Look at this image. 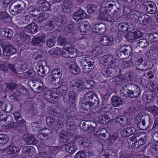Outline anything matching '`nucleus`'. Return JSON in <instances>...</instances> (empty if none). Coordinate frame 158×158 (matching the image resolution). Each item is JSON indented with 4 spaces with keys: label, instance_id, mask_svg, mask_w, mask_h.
Masks as SVG:
<instances>
[{
    "label": "nucleus",
    "instance_id": "1",
    "mask_svg": "<svg viewBox=\"0 0 158 158\" xmlns=\"http://www.w3.org/2000/svg\"><path fill=\"white\" fill-rule=\"evenodd\" d=\"M81 69L84 73L90 72L94 67V61L92 58L88 57H83L80 60Z\"/></svg>",
    "mask_w": 158,
    "mask_h": 158
},
{
    "label": "nucleus",
    "instance_id": "2",
    "mask_svg": "<svg viewBox=\"0 0 158 158\" xmlns=\"http://www.w3.org/2000/svg\"><path fill=\"white\" fill-rule=\"evenodd\" d=\"M132 53V48L129 45H124L117 49L116 55L120 59H124L128 58Z\"/></svg>",
    "mask_w": 158,
    "mask_h": 158
},
{
    "label": "nucleus",
    "instance_id": "3",
    "mask_svg": "<svg viewBox=\"0 0 158 158\" xmlns=\"http://www.w3.org/2000/svg\"><path fill=\"white\" fill-rule=\"evenodd\" d=\"M25 8V5L24 2L22 1L19 0L10 5L9 11L11 14L15 15L21 13Z\"/></svg>",
    "mask_w": 158,
    "mask_h": 158
},
{
    "label": "nucleus",
    "instance_id": "4",
    "mask_svg": "<svg viewBox=\"0 0 158 158\" xmlns=\"http://www.w3.org/2000/svg\"><path fill=\"white\" fill-rule=\"evenodd\" d=\"M15 119L17 123L12 122L13 129H16L18 130L23 131L26 129L25 127V122L19 112H15L13 114Z\"/></svg>",
    "mask_w": 158,
    "mask_h": 158
},
{
    "label": "nucleus",
    "instance_id": "5",
    "mask_svg": "<svg viewBox=\"0 0 158 158\" xmlns=\"http://www.w3.org/2000/svg\"><path fill=\"white\" fill-rule=\"evenodd\" d=\"M79 126L84 131L91 133L94 131L97 125L95 122L92 121H81L79 123Z\"/></svg>",
    "mask_w": 158,
    "mask_h": 158
},
{
    "label": "nucleus",
    "instance_id": "6",
    "mask_svg": "<svg viewBox=\"0 0 158 158\" xmlns=\"http://www.w3.org/2000/svg\"><path fill=\"white\" fill-rule=\"evenodd\" d=\"M125 88L128 90L127 97L135 98L139 96L141 92L138 87L134 84H128L125 85Z\"/></svg>",
    "mask_w": 158,
    "mask_h": 158
},
{
    "label": "nucleus",
    "instance_id": "7",
    "mask_svg": "<svg viewBox=\"0 0 158 158\" xmlns=\"http://www.w3.org/2000/svg\"><path fill=\"white\" fill-rule=\"evenodd\" d=\"M43 97L47 102L52 103H56L59 100L57 93L53 91H45L43 94Z\"/></svg>",
    "mask_w": 158,
    "mask_h": 158
},
{
    "label": "nucleus",
    "instance_id": "8",
    "mask_svg": "<svg viewBox=\"0 0 158 158\" xmlns=\"http://www.w3.org/2000/svg\"><path fill=\"white\" fill-rule=\"evenodd\" d=\"M85 98H87L92 105L94 107H98L100 105L99 101L96 94L93 91L88 92L84 95Z\"/></svg>",
    "mask_w": 158,
    "mask_h": 158
},
{
    "label": "nucleus",
    "instance_id": "9",
    "mask_svg": "<svg viewBox=\"0 0 158 158\" xmlns=\"http://www.w3.org/2000/svg\"><path fill=\"white\" fill-rule=\"evenodd\" d=\"M62 74V70L61 69L56 68L53 69L50 74L51 75V80L53 84L55 85L60 81V78Z\"/></svg>",
    "mask_w": 158,
    "mask_h": 158
},
{
    "label": "nucleus",
    "instance_id": "10",
    "mask_svg": "<svg viewBox=\"0 0 158 158\" xmlns=\"http://www.w3.org/2000/svg\"><path fill=\"white\" fill-rule=\"evenodd\" d=\"M37 135L38 138L42 139H48L51 138L52 131L49 129H43L39 131Z\"/></svg>",
    "mask_w": 158,
    "mask_h": 158
},
{
    "label": "nucleus",
    "instance_id": "11",
    "mask_svg": "<svg viewBox=\"0 0 158 158\" xmlns=\"http://www.w3.org/2000/svg\"><path fill=\"white\" fill-rule=\"evenodd\" d=\"M73 19L76 22L85 18L87 16V14L84 10L80 9L77 11L73 14Z\"/></svg>",
    "mask_w": 158,
    "mask_h": 158
},
{
    "label": "nucleus",
    "instance_id": "12",
    "mask_svg": "<svg viewBox=\"0 0 158 158\" xmlns=\"http://www.w3.org/2000/svg\"><path fill=\"white\" fill-rule=\"evenodd\" d=\"M139 21L141 25L145 26L150 24L151 19L149 16L142 13L139 14Z\"/></svg>",
    "mask_w": 158,
    "mask_h": 158
},
{
    "label": "nucleus",
    "instance_id": "13",
    "mask_svg": "<svg viewBox=\"0 0 158 158\" xmlns=\"http://www.w3.org/2000/svg\"><path fill=\"white\" fill-rule=\"evenodd\" d=\"M142 5L147 7V10L149 13L152 14L155 13L157 10V7L153 2L151 1L146 2H143Z\"/></svg>",
    "mask_w": 158,
    "mask_h": 158
},
{
    "label": "nucleus",
    "instance_id": "14",
    "mask_svg": "<svg viewBox=\"0 0 158 158\" xmlns=\"http://www.w3.org/2000/svg\"><path fill=\"white\" fill-rule=\"evenodd\" d=\"M136 131L135 127L130 126L123 130L120 132L121 135L123 137H128L134 134Z\"/></svg>",
    "mask_w": 158,
    "mask_h": 158
},
{
    "label": "nucleus",
    "instance_id": "15",
    "mask_svg": "<svg viewBox=\"0 0 158 158\" xmlns=\"http://www.w3.org/2000/svg\"><path fill=\"white\" fill-rule=\"evenodd\" d=\"M26 31L30 32L31 34H34L40 30L38 26L34 23H32L24 27Z\"/></svg>",
    "mask_w": 158,
    "mask_h": 158
},
{
    "label": "nucleus",
    "instance_id": "16",
    "mask_svg": "<svg viewBox=\"0 0 158 158\" xmlns=\"http://www.w3.org/2000/svg\"><path fill=\"white\" fill-rule=\"evenodd\" d=\"M143 115L141 114H139L135 117V124L137 126L138 128L141 130H144L145 127L144 125L143 118L142 119Z\"/></svg>",
    "mask_w": 158,
    "mask_h": 158
},
{
    "label": "nucleus",
    "instance_id": "17",
    "mask_svg": "<svg viewBox=\"0 0 158 158\" xmlns=\"http://www.w3.org/2000/svg\"><path fill=\"white\" fill-rule=\"evenodd\" d=\"M25 142L28 145H36L38 142L33 135L29 134L24 136Z\"/></svg>",
    "mask_w": 158,
    "mask_h": 158
},
{
    "label": "nucleus",
    "instance_id": "18",
    "mask_svg": "<svg viewBox=\"0 0 158 158\" xmlns=\"http://www.w3.org/2000/svg\"><path fill=\"white\" fill-rule=\"evenodd\" d=\"M106 26L102 23H100L92 27L93 31L98 35H101L103 34L105 31Z\"/></svg>",
    "mask_w": 158,
    "mask_h": 158
},
{
    "label": "nucleus",
    "instance_id": "19",
    "mask_svg": "<svg viewBox=\"0 0 158 158\" xmlns=\"http://www.w3.org/2000/svg\"><path fill=\"white\" fill-rule=\"evenodd\" d=\"M113 41V39L110 36H103L101 38L100 43L101 44L105 46L110 45L112 44Z\"/></svg>",
    "mask_w": 158,
    "mask_h": 158
},
{
    "label": "nucleus",
    "instance_id": "20",
    "mask_svg": "<svg viewBox=\"0 0 158 158\" xmlns=\"http://www.w3.org/2000/svg\"><path fill=\"white\" fill-rule=\"evenodd\" d=\"M70 84L74 88H76L79 92H81L85 89V87L81 81L75 82L74 80H72Z\"/></svg>",
    "mask_w": 158,
    "mask_h": 158
},
{
    "label": "nucleus",
    "instance_id": "21",
    "mask_svg": "<svg viewBox=\"0 0 158 158\" xmlns=\"http://www.w3.org/2000/svg\"><path fill=\"white\" fill-rule=\"evenodd\" d=\"M16 52V49L10 45H6L3 48V53L6 56H8L10 54H14Z\"/></svg>",
    "mask_w": 158,
    "mask_h": 158
},
{
    "label": "nucleus",
    "instance_id": "22",
    "mask_svg": "<svg viewBox=\"0 0 158 158\" xmlns=\"http://www.w3.org/2000/svg\"><path fill=\"white\" fill-rule=\"evenodd\" d=\"M111 108V106L110 104L108 105L105 103L103 102L100 109L97 111L95 112V114L96 115H98V114H101V115L104 114L105 112L106 111L109 112Z\"/></svg>",
    "mask_w": 158,
    "mask_h": 158
},
{
    "label": "nucleus",
    "instance_id": "23",
    "mask_svg": "<svg viewBox=\"0 0 158 158\" xmlns=\"http://www.w3.org/2000/svg\"><path fill=\"white\" fill-rule=\"evenodd\" d=\"M128 118L124 116H121L118 117H116L114 119V121L119 123L122 126L124 127L128 124Z\"/></svg>",
    "mask_w": 158,
    "mask_h": 158
},
{
    "label": "nucleus",
    "instance_id": "24",
    "mask_svg": "<svg viewBox=\"0 0 158 158\" xmlns=\"http://www.w3.org/2000/svg\"><path fill=\"white\" fill-rule=\"evenodd\" d=\"M41 82V80L37 77L30 79L28 81V85L33 90L34 88L38 85V84Z\"/></svg>",
    "mask_w": 158,
    "mask_h": 158
},
{
    "label": "nucleus",
    "instance_id": "25",
    "mask_svg": "<svg viewBox=\"0 0 158 158\" xmlns=\"http://www.w3.org/2000/svg\"><path fill=\"white\" fill-rule=\"evenodd\" d=\"M13 35V32L10 29L7 28L4 29H0V36L1 37H5L10 38Z\"/></svg>",
    "mask_w": 158,
    "mask_h": 158
},
{
    "label": "nucleus",
    "instance_id": "26",
    "mask_svg": "<svg viewBox=\"0 0 158 158\" xmlns=\"http://www.w3.org/2000/svg\"><path fill=\"white\" fill-rule=\"evenodd\" d=\"M60 141L63 143H66L71 140V138L69 136L68 134L65 131L60 132Z\"/></svg>",
    "mask_w": 158,
    "mask_h": 158
},
{
    "label": "nucleus",
    "instance_id": "27",
    "mask_svg": "<svg viewBox=\"0 0 158 158\" xmlns=\"http://www.w3.org/2000/svg\"><path fill=\"white\" fill-rule=\"evenodd\" d=\"M144 125L145 127V129L149 128L152 125L153 120L151 118L150 116L148 114L145 115L143 118Z\"/></svg>",
    "mask_w": 158,
    "mask_h": 158
},
{
    "label": "nucleus",
    "instance_id": "28",
    "mask_svg": "<svg viewBox=\"0 0 158 158\" xmlns=\"http://www.w3.org/2000/svg\"><path fill=\"white\" fill-rule=\"evenodd\" d=\"M44 37L43 36L34 37L31 43V45L33 46L38 45L44 41Z\"/></svg>",
    "mask_w": 158,
    "mask_h": 158
},
{
    "label": "nucleus",
    "instance_id": "29",
    "mask_svg": "<svg viewBox=\"0 0 158 158\" xmlns=\"http://www.w3.org/2000/svg\"><path fill=\"white\" fill-rule=\"evenodd\" d=\"M112 68H107L103 67L101 70V72L103 75L107 77H111L113 75Z\"/></svg>",
    "mask_w": 158,
    "mask_h": 158
},
{
    "label": "nucleus",
    "instance_id": "30",
    "mask_svg": "<svg viewBox=\"0 0 158 158\" xmlns=\"http://www.w3.org/2000/svg\"><path fill=\"white\" fill-rule=\"evenodd\" d=\"M68 53V56L70 57H74L77 55V50L75 48L71 47H66L64 48Z\"/></svg>",
    "mask_w": 158,
    "mask_h": 158
},
{
    "label": "nucleus",
    "instance_id": "31",
    "mask_svg": "<svg viewBox=\"0 0 158 158\" xmlns=\"http://www.w3.org/2000/svg\"><path fill=\"white\" fill-rule=\"evenodd\" d=\"M69 64V69L73 73L77 74L79 73L80 69L74 62H71Z\"/></svg>",
    "mask_w": 158,
    "mask_h": 158
},
{
    "label": "nucleus",
    "instance_id": "32",
    "mask_svg": "<svg viewBox=\"0 0 158 158\" xmlns=\"http://www.w3.org/2000/svg\"><path fill=\"white\" fill-rule=\"evenodd\" d=\"M9 69H10L11 71L16 74L19 73L20 72V69L19 68V65L17 64H13L8 63L7 65Z\"/></svg>",
    "mask_w": 158,
    "mask_h": 158
},
{
    "label": "nucleus",
    "instance_id": "33",
    "mask_svg": "<svg viewBox=\"0 0 158 158\" xmlns=\"http://www.w3.org/2000/svg\"><path fill=\"white\" fill-rule=\"evenodd\" d=\"M111 101L112 105L115 107L120 106L123 102V101L119 97L115 96H113L111 98Z\"/></svg>",
    "mask_w": 158,
    "mask_h": 158
},
{
    "label": "nucleus",
    "instance_id": "34",
    "mask_svg": "<svg viewBox=\"0 0 158 158\" xmlns=\"http://www.w3.org/2000/svg\"><path fill=\"white\" fill-rule=\"evenodd\" d=\"M58 44L62 46H68L69 43L67 42L66 39L63 35H60L58 39Z\"/></svg>",
    "mask_w": 158,
    "mask_h": 158
},
{
    "label": "nucleus",
    "instance_id": "35",
    "mask_svg": "<svg viewBox=\"0 0 158 158\" xmlns=\"http://www.w3.org/2000/svg\"><path fill=\"white\" fill-rule=\"evenodd\" d=\"M10 16L6 11H0V21L4 22L9 21Z\"/></svg>",
    "mask_w": 158,
    "mask_h": 158
},
{
    "label": "nucleus",
    "instance_id": "36",
    "mask_svg": "<svg viewBox=\"0 0 158 158\" xmlns=\"http://www.w3.org/2000/svg\"><path fill=\"white\" fill-rule=\"evenodd\" d=\"M34 151V148L30 146L24 147L22 150L23 153L29 156H31Z\"/></svg>",
    "mask_w": 158,
    "mask_h": 158
},
{
    "label": "nucleus",
    "instance_id": "37",
    "mask_svg": "<svg viewBox=\"0 0 158 158\" xmlns=\"http://www.w3.org/2000/svg\"><path fill=\"white\" fill-rule=\"evenodd\" d=\"M68 87L65 85H61L57 88V91L61 96H64L67 94Z\"/></svg>",
    "mask_w": 158,
    "mask_h": 158
},
{
    "label": "nucleus",
    "instance_id": "38",
    "mask_svg": "<svg viewBox=\"0 0 158 158\" xmlns=\"http://www.w3.org/2000/svg\"><path fill=\"white\" fill-rule=\"evenodd\" d=\"M69 97L70 101V104L74 105L76 102L77 97V94L72 91H69L68 92Z\"/></svg>",
    "mask_w": 158,
    "mask_h": 158
},
{
    "label": "nucleus",
    "instance_id": "39",
    "mask_svg": "<svg viewBox=\"0 0 158 158\" xmlns=\"http://www.w3.org/2000/svg\"><path fill=\"white\" fill-rule=\"evenodd\" d=\"M148 41L151 43L158 41V33L155 32L148 35Z\"/></svg>",
    "mask_w": 158,
    "mask_h": 158
},
{
    "label": "nucleus",
    "instance_id": "40",
    "mask_svg": "<svg viewBox=\"0 0 158 158\" xmlns=\"http://www.w3.org/2000/svg\"><path fill=\"white\" fill-rule=\"evenodd\" d=\"M98 10L97 6L95 4H89L87 7V12L89 14L95 13Z\"/></svg>",
    "mask_w": 158,
    "mask_h": 158
},
{
    "label": "nucleus",
    "instance_id": "41",
    "mask_svg": "<svg viewBox=\"0 0 158 158\" xmlns=\"http://www.w3.org/2000/svg\"><path fill=\"white\" fill-rule=\"evenodd\" d=\"M70 2L69 0H64L63 1L62 8L64 12H66L69 10V8L71 6V4L70 3Z\"/></svg>",
    "mask_w": 158,
    "mask_h": 158
},
{
    "label": "nucleus",
    "instance_id": "42",
    "mask_svg": "<svg viewBox=\"0 0 158 158\" xmlns=\"http://www.w3.org/2000/svg\"><path fill=\"white\" fill-rule=\"evenodd\" d=\"M120 97L123 100L126 99L127 97L128 90L127 88L122 87L120 91Z\"/></svg>",
    "mask_w": 158,
    "mask_h": 158
},
{
    "label": "nucleus",
    "instance_id": "43",
    "mask_svg": "<svg viewBox=\"0 0 158 158\" xmlns=\"http://www.w3.org/2000/svg\"><path fill=\"white\" fill-rule=\"evenodd\" d=\"M21 75H23L24 78H27L33 77L35 75V73L33 69H31L21 73Z\"/></svg>",
    "mask_w": 158,
    "mask_h": 158
},
{
    "label": "nucleus",
    "instance_id": "44",
    "mask_svg": "<svg viewBox=\"0 0 158 158\" xmlns=\"http://www.w3.org/2000/svg\"><path fill=\"white\" fill-rule=\"evenodd\" d=\"M66 19L63 17H60L59 18H57L53 20L55 25L58 26H61L64 24L66 21Z\"/></svg>",
    "mask_w": 158,
    "mask_h": 158
},
{
    "label": "nucleus",
    "instance_id": "45",
    "mask_svg": "<svg viewBox=\"0 0 158 158\" xmlns=\"http://www.w3.org/2000/svg\"><path fill=\"white\" fill-rule=\"evenodd\" d=\"M108 14L107 11L105 8H101L100 10V18L103 20H105Z\"/></svg>",
    "mask_w": 158,
    "mask_h": 158
},
{
    "label": "nucleus",
    "instance_id": "46",
    "mask_svg": "<svg viewBox=\"0 0 158 158\" xmlns=\"http://www.w3.org/2000/svg\"><path fill=\"white\" fill-rule=\"evenodd\" d=\"M16 90L20 95L21 94H26L28 92L27 89L25 87L21 85L18 86L16 88Z\"/></svg>",
    "mask_w": 158,
    "mask_h": 158
},
{
    "label": "nucleus",
    "instance_id": "47",
    "mask_svg": "<svg viewBox=\"0 0 158 158\" xmlns=\"http://www.w3.org/2000/svg\"><path fill=\"white\" fill-rule=\"evenodd\" d=\"M78 26L79 27L78 29L81 32L85 33L88 30L89 26L83 23L78 24Z\"/></svg>",
    "mask_w": 158,
    "mask_h": 158
},
{
    "label": "nucleus",
    "instance_id": "48",
    "mask_svg": "<svg viewBox=\"0 0 158 158\" xmlns=\"http://www.w3.org/2000/svg\"><path fill=\"white\" fill-rule=\"evenodd\" d=\"M38 4L41 8L43 9V10H47L49 8V5L47 2L44 0L40 1Z\"/></svg>",
    "mask_w": 158,
    "mask_h": 158
},
{
    "label": "nucleus",
    "instance_id": "49",
    "mask_svg": "<svg viewBox=\"0 0 158 158\" xmlns=\"http://www.w3.org/2000/svg\"><path fill=\"white\" fill-rule=\"evenodd\" d=\"M41 65L40 66L39 69L38 71L39 72H41L42 74L47 75L49 72V68L47 67V65H42V63Z\"/></svg>",
    "mask_w": 158,
    "mask_h": 158
},
{
    "label": "nucleus",
    "instance_id": "50",
    "mask_svg": "<svg viewBox=\"0 0 158 158\" xmlns=\"http://www.w3.org/2000/svg\"><path fill=\"white\" fill-rule=\"evenodd\" d=\"M148 111L152 113L154 116L158 115V107L155 106H149L147 108Z\"/></svg>",
    "mask_w": 158,
    "mask_h": 158
},
{
    "label": "nucleus",
    "instance_id": "51",
    "mask_svg": "<svg viewBox=\"0 0 158 158\" xmlns=\"http://www.w3.org/2000/svg\"><path fill=\"white\" fill-rule=\"evenodd\" d=\"M92 106V105L91 104L90 102V101L89 102L85 101L82 103L81 105V108L85 110H89Z\"/></svg>",
    "mask_w": 158,
    "mask_h": 158
},
{
    "label": "nucleus",
    "instance_id": "52",
    "mask_svg": "<svg viewBox=\"0 0 158 158\" xmlns=\"http://www.w3.org/2000/svg\"><path fill=\"white\" fill-rule=\"evenodd\" d=\"M148 40L145 39H141L139 40V46L142 48H144L148 47L149 45ZM138 42V41H137Z\"/></svg>",
    "mask_w": 158,
    "mask_h": 158
},
{
    "label": "nucleus",
    "instance_id": "53",
    "mask_svg": "<svg viewBox=\"0 0 158 158\" xmlns=\"http://www.w3.org/2000/svg\"><path fill=\"white\" fill-rule=\"evenodd\" d=\"M29 9H31L30 11H31L32 14L37 16L39 17L42 12V9L41 10L40 8H35L34 7H32Z\"/></svg>",
    "mask_w": 158,
    "mask_h": 158
},
{
    "label": "nucleus",
    "instance_id": "54",
    "mask_svg": "<svg viewBox=\"0 0 158 158\" xmlns=\"http://www.w3.org/2000/svg\"><path fill=\"white\" fill-rule=\"evenodd\" d=\"M32 128L34 131L38 132L42 130L40 124L36 122H33L31 123Z\"/></svg>",
    "mask_w": 158,
    "mask_h": 158
},
{
    "label": "nucleus",
    "instance_id": "55",
    "mask_svg": "<svg viewBox=\"0 0 158 158\" xmlns=\"http://www.w3.org/2000/svg\"><path fill=\"white\" fill-rule=\"evenodd\" d=\"M9 140L8 137L4 134L0 135V144H6L8 142Z\"/></svg>",
    "mask_w": 158,
    "mask_h": 158
},
{
    "label": "nucleus",
    "instance_id": "56",
    "mask_svg": "<svg viewBox=\"0 0 158 158\" xmlns=\"http://www.w3.org/2000/svg\"><path fill=\"white\" fill-rule=\"evenodd\" d=\"M114 16L115 15L114 14V17L113 18L111 15L108 14L105 21L108 22H111V21L113 20V21L115 22H120V18L118 17L117 18H116V17H114Z\"/></svg>",
    "mask_w": 158,
    "mask_h": 158
},
{
    "label": "nucleus",
    "instance_id": "57",
    "mask_svg": "<svg viewBox=\"0 0 158 158\" xmlns=\"http://www.w3.org/2000/svg\"><path fill=\"white\" fill-rule=\"evenodd\" d=\"M118 28L120 31H127V23L124 22L120 23L118 25Z\"/></svg>",
    "mask_w": 158,
    "mask_h": 158
},
{
    "label": "nucleus",
    "instance_id": "58",
    "mask_svg": "<svg viewBox=\"0 0 158 158\" xmlns=\"http://www.w3.org/2000/svg\"><path fill=\"white\" fill-rule=\"evenodd\" d=\"M112 81L115 82V84L121 85L123 83V79L119 76H116L112 78Z\"/></svg>",
    "mask_w": 158,
    "mask_h": 158
},
{
    "label": "nucleus",
    "instance_id": "59",
    "mask_svg": "<svg viewBox=\"0 0 158 158\" xmlns=\"http://www.w3.org/2000/svg\"><path fill=\"white\" fill-rule=\"evenodd\" d=\"M139 14L135 13L131 15L129 19V20L132 22H135L138 20L139 21Z\"/></svg>",
    "mask_w": 158,
    "mask_h": 158
},
{
    "label": "nucleus",
    "instance_id": "60",
    "mask_svg": "<svg viewBox=\"0 0 158 158\" xmlns=\"http://www.w3.org/2000/svg\"><path fill=\"white\" fill-rule=\"evenodd\" d=\"M55 25L54 20L51 21L45 25V27L48 31H51L54 29Z\"/></svg>",
    "mask_w": 158,
    "mask_h": 158
},
{
    "label": "nucleus",
    "instance_id": "61",
    "mask_svg": "<svg viewBox=\"0 0 158 158\" xmlns=\"http://www.w3.org/2000/svg\"><path fill=\"white\" fill-rule=\"evenodd\" d=\"M20 96L21 95L19 93L16 91L15 93H13L12 95L10 96L9 98L10 100L17 101L20 98Z\"/></svg>",
    "mask_w": 158,
    "mask_h": 158
},
{
    "label": "nucleus",
    "instance_id": "62",
    "mask_svg": "<svg viewBox=\"0 0 158 158\" xmlns=\"http://www.w3.org/2000/svg\"><path fill=\"white\" fill-rule=\"evenodd\" d=\"M17 85L15 83H8L6 84V88L11 91H13L16 87Z\"/></svg>",
    "mask_w": 158,
    "mask_h": 158
},
{
    "label": "nucleus",
    "instance_id": "63",
    "mask_svg": "<svg viewBox=\"0 0 158 158\" xmlns=\"http://www.w3.org/2000/svg\"><path fill=\"white\" fill-rule=\"evenodd\" d=\"M90 140L88 139H84L81 143V145L83 147L88 148L91 146Z\"/></svg>",
    "mask_w": 158,
    "mask_h": 158
},
{
    "label": "nucleus",
    "instance_id": "64",
    "mask_svg": "<svg viewBox=\"0 0 158 158\" xmlns=\"http://www.w3.org/2000/svg\"><path fill=\"white\" fill-rule=\"evenodd\" d=\"M48 17V13L42 12L37 19L39 21L38 22H40L47 19Z\"/></svg>",
    "mask_w": 158,
    "mask_h": 158
}]
</instances>
